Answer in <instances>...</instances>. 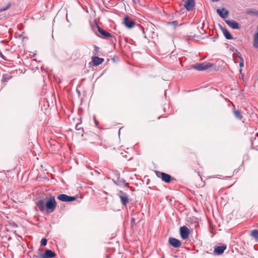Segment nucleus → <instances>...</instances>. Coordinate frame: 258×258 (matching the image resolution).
Returning <instances> with one entry per match:
<instances>
[{
  "instance_id": "nucleus-1",
  "label": "nucleus",
  "mask_w": 258,
  "mask_h": 258,
  "mask_svg": "<svg viewBox=\"0 0 258 258\" xmlns=\"http://www.w3.org/2000/svg\"><path fill=\"white\" fill-rule=\"evenodd\" d=\"M36 205L41 212L45 210L48 213L54 212L56 207V202L54 197H50L45 204L44 200H39L36 203Z\"/></svg>"
},
{
  "instance_id": "nucleus-2",
  "label": "nucleus",
  "mask_w": 258,
  "mask_h": 258,
  "mask_svg": "<svg viewBox=\"0 0 258 258\" xmlns=\"http://www.w3.org/2000/svg\"><path fill=\"white\" fill-rule=\"evenodd\" d=\"M212 65L211 63L209 62H204V63H198L194 64L192 67L194 69L199 71H202L206 70L211 67H212Z\"/></svg>"
},
{
  "instance_id": "nucleus-3",
  "label": "nucleus",
  "mask_w": 258,
  "mask_h": 258,
  "mask_svg": "<svg viewBox=\"0 0 258 258\" xmlns=\"http://www.w3.org/2000/svg\"><path fill=\"white\" fill-rule=\"evenodd\" d=\"M114 174L116 178V181L115 184L118 186H123L124 185L125 186H128V183H125V180L123 178H120V174L117 171H115L114 172Z\"/></svg>"
},
{
  "instance_id": "nucleus-4",
  "label": "nucleus",
  "mask_w": 258,
  "mask_h": 258,
  "mask_svg": "<svg viewBox=\"0 0 258 258\" xmlns=\"http://www.w3.org/2000/svg\"><path fill=\"white\" fill-rule=\"evenodd\" d=\"M190 233V230L186 226H181L179 229V234L180 237L183 239H186L188 238Z\"/></svg>"
},
{
  "instance_id": "nucleus-5",
  "label": "nucleus",
  "mask_w": 258,
  "mask_h": 258,
  "mask_svg": "<svg viewBox=\"0 0 258 258\" xmlns=\"http://www.w3.org/2000/svg\"><path fill=\"white\" fill-rule=\"evenodd\" d=\"M57 199L64 202H71L76 199V197L74 196H69L66 194H60L57 197Z\"/></svg>"
},
{
  "instance_id": "nucleus-6",
  "label": "nucleus",
  "mask_w": 258,
  "mask_h": 258,
  "mask_svg": "<svg viewBox=\"0 0 258 258\" xmlns=\"http://www.w3.org/2000/svg\"><path fill=\"white\" fill-rule=\"evenodd\" d=\"M118 195L120 199L121 203L123 206H126L129 203V199L126 193L120 190Z\"/></svg>"
},
{
  "instance_id": "nucleus-7",
  "label": "nucleus",
  "mask_w": 258,
  "mask_h": 258,
  "mask_svg": "<svg viewBox=\"0 0 258 258\" xmlns=\"http://www.w3.org/2000/svg\"><path fill=\"white\" fill-rule=\"evenodd\" d=\"M156 174L158 177L161 178L162 180L166 183L171 181V176L168 174L157 171Z\"/></svg>"
},
{
  "instance_id": "nucleus-8",
  "label": "nucleus",
  "mask_w": 258,
  "mask_h": 258,
  "mask_svg": "<svg viewBox=\"0 0 258 258\" xmlns=\"http://www.w3.org/2000/svg\"><path fill=\"white\" fill-rule=\"evenodd\" d=\"M123 24L125 26V27L128 29H131L133 27L134 25H135V22L130 19V18L128 16H126L123 18Z\"/></svg>"
},
{
  "instance_id": "nucleus-9",
  "label": "nucleus",
  "mask_w": 258,
  "mask_h": 258,
  "mask_svg": "<svg viewBox=\"0 0 258 258\" xmlns=\"http://www.w3.org/2000/svg\"><path fill=\"white\" fill-rule=\"evenodd\" d=\"M227 246L226 244H222L220 246H215L214 250V253L215 254L219 255L222 254L225 250H226Z\"/></svg>"
},
{
  "instance_id": "nucleus-10",
  "label": "nucleus",
  "mask_w": 258,
  "mask_h": 258,
  "mask_svg": "<svg viewBox=\"0 0 258 258\" xmlns=\"http://www.w3.org/2000/svg\"><path fill=\"white\" fill-rule=\"evenodd\" d=\"M169 243L174 248H179L181 245V242L179 240L173 237L169 238Z\"/></svg>"
},
{
  "instance_id": "nucleus-11",
  "label": "nucleus",
  "mask_w": 258,
  "mask_h": 258,
  "mask_svg": "<svg viewBox=\"0 0 258 258\" xmlns=\"http://www.w3.org/2000/svg\"><path fill=\"white\" fill-rule=\"evenodd\" d=\"M184 6L187 11H192L195 6V0H186Z\"/></svg>"
},
{
  "instance_id": "nucleus-12",
  "label": "nucleus",
  "mask_w": 258,
  "mask_h": 258,
  "mask_svg": "<svg viewBox=\"0 0 258 258\" xmlns=\"http://www.w3.org/2000/svg\"><path fill=\"white\" fill-rule=\"evenodd\" d=\"M225 23L227 25L233 29H239L240 28L239 24L235 21L226 20H225Z\"/></svg>"
},
{
  "instance_id": "nucleus-13",
  "label": "nucleus",
  "mask_w": 258,
  "mask_h": 258,
  "mask_svg": "<svg viewBox=\"0 0 258 258\" xmlns=\"http://www.w3.org/2000/svg\"><path fill=\"white\" fill-rule=\"evenodd\" d=\"M55 255V253L50 249H46L44 254H40L42 258H52Z\"/></svg>"
},
{
  "instance_id": "nucleus-14",
  "label": "nucleus",
  "mask_w": 258,
  "mask_h": 258,
  "mask_svg": "<svg viewBox=\"0 0 258 258\" xmlns=\"http://www.w3.org/2000/svg\"><path fill=\"white\" fill-rule=\"evenodd\" d=\"M217 12L219 14V15L223 19H225L227 18L229 14L228 11H227L224 8H223L222 9H218L217 10Z\"/></svg>"
},
{
  "instance_id": "nucleus-15",
  "label": "nucleus",
  "mask_w": 258,
  "mask_h": 258,
  "mask_svg": "<svg viewBox=\"0 0 258 258\" xmlns=\"http://www.w3.org/2000/svg\"><path fill=\"white\" fill-rule=\"evenodd\" d=\"M97 29L98 32L102 35L104 38L112 37V35L110 33L106 31L104 29H102L99 26H97Z\"/></svg>"
},
{
  "instance_id": "nucleus-16",
  "label": "nucleus",
  "mask_w": 258,
  "mask_h": 258,
  "mask_svg": "<svg viewBox=\"0 0 258 258\" xmlns=\"http://www.w3.org/2000/svg\"><path fill=\"white\" fill-rule=\"evenodd\" d=\"M92 61L94 66H97L103 62L104 59L98 56H94L92 57Z\"/></svg>"
},
{
  "instance_id": "nucleus-17",
  "label": "nucleus",
  "mask_w": 258,
  "mask_h": 258,
  "mask_svg": "<svg viewBox=\"0 0 258 258\" xmlns=\"http://www.w3.org/2000/svg\"><path fill=\"white\" fill-rule=\"evenodd\" d=\"M221 29L225 37L227 39L231 40L233 39V37L231 34L226 28L222 27Z\"/></svg>"
},
{
  "instance_id": "nucleus-18",
  "label": "nucleus",
  "mask_w": 258,
  "mask_h": 258,
  "mask_svg": "<svg viewBox=\"0 0 258 258\" xmlns=\"http://www.w3.org/2000/svg\"><path fill=\"white\" fill-rule=\"evenodd\" d=\"M245 13L248 15L258 16V11L254 9H247Z\"/></svg>"
},
{
  "instance_id": "nucleus-19",
  "label": "nucleus",
  "mask_w": 258,
  "mask_h": 258,
  "mask_svg": "<svg viewBox=\"0 0 258 258\" xmlns=\"http://www.w3.org/2000/svg\"><path fill=\"white\" fill-rule=\"evenodd\" d=\"M12 78V76L8 74H4L2 76V82L3 83L7 82L8 80H10Z\"/></svg>"
},
{
  "instance_id": "nucleus-20",
  "label": "nucleus",
  "mask_w": 258,
  "mask_h": 258,
  "mask_svg": "<svg viewBox=\"0 0 258 258\" xmlns=\"http://www.w3.org/2000/svg\"><path fill=\"white\" fill-rule=\"evenodd\" d=\"M233 112L235 118L239 120L242 119V116L241 115L240 112L238 110L234 109Z\"/></svg>"
},
{
  "instance_id": "nucleus-21",
  "label": "nucleus",
  "mask_w": 258,
  "mask_h": 258,
  "mask_svg": "<svg viewBox=\"0 0 258 258\" xmlns=\"http://www.w3.org/2000/svg\"><path fill=\"white\" fill-rule=\"evenodd\" d=\"M251 236L258 240V231L257 230H252L251 232Z\"/></svg>"
},
{
  "instance_id": "nucleus-22",
  "label": "nucleus",
  "mask_w": 258,
  "mask_h": 258,
  "mask_svg": "<svg viewBox=\"0 0 258 258\" xmlns=\"http://www.w3.org/2000/svg\"><path fill=\"white\" fill-rule=\"evenodd\" d=\"M11 7V4L9 3L7 5L6 7H4L1 8L0 12H3L7 10H8Z\"/></svg>"
},
{
  "instance_id": "nucleus-23",
  "label": "nucleus",
  "mask_w": 258,
  "mask_h": 258,
  "mask_svg": "<svg viewBox=\"0 0 258 258\" xmlns=\"http://www.w3.org/2000/svg\"><path fill=\"white\" fill-rule=\"evenodd\" d=\"M47 240L45 238H43L41 240V244L42 245H46L47 244Z\"/></svg>"
},
{
  "instance_id": "nucleus-24",
  "label": "nucleus",
  "mask_w": 258,
  "mask_h": 258,
  "mask_svg": "<svg viewBox=\"0 0 258 258\" xmlns=\"http://www.w3.org/2000/svg\"><path fill=\"white\" fill-rule=\"evenodd\" d=\"M235 53L237 55L238 58L241 60L242 59H243V58L241 56V55L240 54V52L238 51L236 49L235 50Z\"/></svg>"
},
{
  "instance_id": "nucleus-25",
  "label": "nucleus",
  "mask_w": 258,
  "mask_h": 258,
  "mask_svg": "<svg viewBox=\"0 0 258 258\" xmlns=\"http://www.w3.org/2000/svg\"><path fill=\"white\" fill-rule=\"evenodd\" d=\"M177 24L178 22L177 21H173L168 23V25H174L175 27L177 25Z\"/></svg>"
},
{
  "instance_id": "nucleus-26",
  "label": "nucleus",
  "mask_w": 258,
  "mask_h": 258,
  "mask_svg": "<svg viewBox=\"0 0 258 258\" xmlns=\"http://www.w3.org/2000/svg\"><path fill=\"white\" fill-rule=\"evenodd\" d=\"M239 66L240 68H243L244 67V60L242 59L239 62Z\"/></svg>"
},
{
  "instance_id": "nucleus-27",
  "label": "nucleus",
  "mask_w": 258,
  "mask_h": 258,
  "mask_svg": "<svg viewBox=\"0 0 258 258\" xmlns=\"http://www.w3.org/2000/svg\"><path fill=\"white\" fill-rule=\"evenodd\" d=\"M79 124H77L76 126V129L78 131L82 130L83 131V129L79 126Z\"/></svg>"
},
{
  "instance_id": "nucleus-28",
  "label": "nucleus",
  "mask_w": 258,
  "mask_h": 258,
  "mask_svg": "<svg viewBox=\"0 0 258 258\" xmlns=\"http://www.w3.org/2000/svg\"><path fill=\"white\" fill-rule=\"evenodd\" d=\"M11 225L13 227H18V225L16 223H15V222H13L11 223Z\"/></svg>"
},
{
  "instance_id": "nucleus-29",
  "label": "nucleus",
  "mask_w": 258,
  "mask_h": 258,
  "mask_svg": "<svg viewBox=\"0 0 258 258\" xmlns=\"http://www.w3.org/2000/svg\"><path fill=\"white\" fill-rule=\"evenodd\" d=\"M135 224H136V223H135V218H132V219H131V224H132V226H133V224H134V225H135Z\"/></svg>"
},
{
  "instance_id": "nucleus-30",
  "label": "nucleus",
  "mask_w": 258,
  "mask_h": 258,
  "mask_svg": "<svg viewBox=\"0 0 258 258\" xmlns=\"http://www.w3.org/2000/svg\"><path fill=\"white\" fill-rule=\"evenodd\" d=\"M94 50L96 52H97L99 48L96 45H94Z\"/></svg>"
},
{
  "instance_id": "nucleus-31",
  "label": "nucleus",
  "mask_w": 258,
  "mask_h": 258,
  "mask_svg": "<svg viewBox=\"0 0 258 258\" xmlns=\"http://www.w3.org/2000/svg\"><path fill=\"white\" fill-rule=\"evenodd\" d=\"M0 56H1L2 58L4 59V55L3 54L2 52H0Z\"/></svg>"
},
{
  "instance_id": "nucleus-32",
  "label": "nucleus",
  "mask_w": 258,
  "mask_h": 258,
  "mask_svg": "<svg viewBox=\"0 0 258 258\" xmlns=\"http://www.w3.org/2000/svg\"><path fill=\"white\" fill-rule=\"evenodd\" d=\"M139 27L141 28V29L142 30L143 33H144V28L143 27H142V26H139Z\"/></svg>"
},
{
  "instance_id": "nucleus-33",
  "label": "nucleus",
  "mask_w": 258,
  "mask_h": 258,
  "mask_svg": "<svg viewBox=\"0 0 258 258\" xmlns=\"http://www.w3.org/2000/svg\"><path fill=\"white\" fill-rule=\"evenodd\" d=\"M211 1H212L213 2H219L220 0H211Z\"/></svg>"
},
{
  "instance_id": "nucleus-34",
  "label": "nucleus",
  "mask_w": 258,
  "mask_h": 258,
  "mask_svg": "<svg viewBox=\"0 0 258 258\" xmlns=\"http://www.w3.org/2000/svg\"><path fill=\"white\" fill-rule=\"evenodd\" d=\"M116 181V180L113 179V182H114V184H115Z\"/></svg>"
},
{
  "instance_id": "nucleus-35",
  "label": "nucleus",
  "mask_w": 258,
  "mask_h": 258,
  "mask_svg": "<svg viewBox=\"0 0 258 258\" xmlns=\"http://www.w3.org/2000/svg\"><path fill=\"white\" fill-rule=\"evenodd\" d=\"M133 1L134 3H136V0H133Z\"/></svg>"
},
{
  "instance_id": "nucleus-36",
  "label": "nucleus",
  "mask_w": 258,
  "mask_h": 258,
  "mask_svg": "<svg viewBox=\"0 0 258 258\" xmlns=\"http://www.w3.org/2000/svg\"><path fill=\"white\" fill-rule=\"evenodd\" d=\"M97 123H98L96 121V120H95V124L96 125H97Z\"/></svg>"
},
{
  "instance_id": "nucleus-37",
  "label": "nucleus",
  "mask_w": 258,
  "mask_h": 258,
  "mask_svg": "<svg viewBox=\"0 0 258 258\" xmlns=\"http://www.w3.org/2000/svg\"><path fill=\"white\" fill-rule=\"evenodd\" d=\"M77 93H80V91H77Z\"/></svg>"
}]
</instances>
